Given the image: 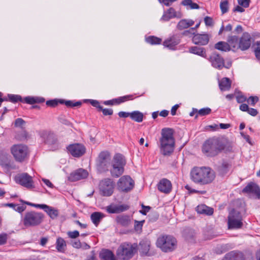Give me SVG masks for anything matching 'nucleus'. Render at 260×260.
<instances>
[{"label": "nucleus", "mask_w": 260, "mask_h": 260, "mask_svg": "<svg viewBox=\"0 0 260 260\" xmlns=\"http://www.w3.org/2000/svg\"><path fill=\"white\" fill-rule=\"evenodd\" d=\"M211 112V109L209 108H202L198 111V114L200 116H205L209 114Z\"/></svg>", "instance_id": "nucleus-47"}, {"label": "nucleus", "mask_w": 260, "mask_h": 260, "mask_svg": "<svg viewBox=\"0 0 260 260\" xmlns=\"http://www.w3.org/2000/svg\"><path fill=\"white\" fill-rule=\"evenodd\" d=\"M209 61L214 68L218 70H221L224 67L228 69L232 65L231 62L228 63L226 65H225L223 57L216 53H213L211 55Z\"/></svg>", "instance_id": "nucleus-14"}, {"label": "nucleus", "mask_w": 260, "mask_h": 260, "mask_svg": "<svg viewBox=\"0 0 260 260\" xmlns=\"http://www.w3.org/2000/svg\"><path fill=\"white\" fill-rule=\"evenodd\" d=\"M180 42L179 37L177 35H173L168 38L163 42V45L171 50H175L177 45Z\"/></svg>", "instance_id": "nucleus-20"}, {"label": "nucleus", "mask_w": 260, "mask_h": 260, "mask_svg": "<svg viewBox=\"0 0 260 260\" xmlns=\"http://www.w3.org/2000/svg\"><path fill=\"white\" fill-rule=\"evenodd\" d=\"M144 222V220L141 221H138L137 220H135V229L136 231H139L142 229V227L143 226V224Z\"/></svg>", "instance_id": "nucleus-60"}, {"label": "nucleus", "mask_w": 260, "mask_h": 260, "mask_svg": "<svg viewBox=\"0 0 260 260\" xmlns=\"http://www.w3.org/2000/svg\"><path fill=\"white\" fill-rule=\"evenodd\" d=\"M239 39L236 36H230L228 37L227 43L230 45V47L233 48H238Z\"/></svg>", "instance_id": "nucleus-38"}, {"label": "nucleus", "mask_w": 260, "mask_h": 260, "mask_svg": "<svg viewBox=\"0 0 260 260\" xmlns=\"http://www.w3.org/2000/svg\"><path fill=\"white\" fill-rule=\"evenodd\" d=\"M197 211L200 214L211 215L213 213V209L202 204L197 207Z\"/></svg>", "instance_id": "nucleus-30"}, {"label": "nucleus", "mask_w": 260, "mask_h": 260, "mask_svg": "<svg viewBox=\"0 0 260 260\" xmlns=\"http://www.w3.org/2000/svg\"><path fill=\"white\" fill-rule=\"evenodd\" d=\"M134 249L132 244L124 243L118 248L116 254L120 259L128 260L133 256Z\"/></svg>", "instance_id": "nucleus-10"}, {"label": "nucleus", "mask_w": 260, "mask_h": 260, "mask_svg": "<svg viewBox=\"0 0 260 260\" xmlns=\"http://www.w3.org/2000/svg\"><path fill=\"white\" fill-rule=\"evenodd\" d=\"M243 254L239 251H233L227 253L222 260H244Z\"/></svg>", "instance_id": "nucleus-26"}, {"label": "nucleus", "mask_w": 260, "mask_h": 260, "mask_svg": "<svg viewBox=\"0 0 260 260\" xmlns=\"http://www.w3.org/2000/svg\"><path fill=\"white\" fill-rule=\"evenodd\" d=\"M146 42L151 45L160 44L161 42V39L155 36H149L146 38Z\"/></svg>", "instance_id": "nucleus-44"}, {"label": "nucleus", "mask_w": 260, "mask_h": 260, "mask_svg": "<svg viewBox=\"0 0 260 260\" xmlns=\"http://www.w3.org/2000/svg\"><path fill=\"white\" fill-rule=\"evenodd\" d=\"M181 5L187 7V9H198L199 6L194 3H193L192 0H183L181 2Z\"/></svg>", "instance_id": "nucleus-40"}, {"label": "nucleus", "mask_w": 260, "mask_h": 260, "mask_svg": "<svg viewBox=\"0 0 260 260\" xmlns=\"http://www.w3.org/2000/svg\"><path fill=\"white\" fill-rule=\"evenodd\" d=\"M248 113L252 116H255L258 114L257 111L254 108H249L247 111Z\"/></svg>", "instance_id": "nucleus-62"}, {"label": "nucleus", "mask_w": 260, "mask_h": 260, "mask_svg": "<svg viewBox=\"0 0 260 260\" xmlns=\"http://www.w3.org/2000/svg\"><path fill=\"white\" fill-rule=\"evenodd\" d=\"M125 160L121 154H116L114 158L110 169L111 175L112 177L118 178L124 172V167L125 165Z\"/></svg>", "instance_id": "nucleus-6"}, {"label": "nucleus", "mask_w": 260, "mask_h": 260, "mask_svg": "<svg viewBox=\"0 0 260 260\" xmlns=\"http://www.w3.org/2000/svg\"><path fill=\"white\" fill-rule=\"evenodd\" d=\"M215 178L214 171L208 167H195L190 171V178L196 183L206 185L211 183Z\"/></svg>", "instance_id": "nucleus-2"}, {"label": "nucleus", "mask_w": 260, "mask_h": 260, "mask_svg": "<svg viewBox=\"0 0 260 260\" xmlns=\"http://www.w3.org/2000/svg\"><path fill=\"white\" fill-rule=\"evenodd\" d=\"M90 103L93 106L98 108L99 110L102 108V106L100 104V103L98 101L92 100L90 102Z\"/></svg>", "instance_id": "nucleus-63"}, {"label": "nucleus", "mask_w": 260, "mask_h": 260, "mask_svg": "<svg viewBox=\"0 0 260 260\" xmlns=\"http://www.w3.org/2000/svg\"><path fill=\"white\" fill-rule=\"evenodd\" d=\"M182 35L185 36H189L190 35H196L195 31L193 30V28L192 27L190 28L189 29L184 31L182 32Z\"/></svg>", "instance_id": "nucleus-59"}, {"label": "nucleus", "mask_w": 260, "mask_h": 260, "mask_svg": "<svg viewBox=\"0 0 260 260\" xmlns=\"http://www.w3.org/2000/svg\"><path fill=\"white\" fill-rule=\"evenodd\" d=\"M189 52L204 57L206 55V51L204 48L197 46H193L189 48Z\"/></svg>", "instance_id": "nucleus-36"}, {"label": "nucleus", "mask_w": 260, "mask_h": 260, "mask_svg": "<svg viewBox=\"0 0 260 260\" xmlns=\"http://www.w3.org/2000/svg\"><path fill=\"white\" fill-rule=\"evenodd\" d=\"M44 218L43 213L31 211L25 213L23 223L26 227H35L40 225L43 221Z\"/></svg>", "instance_id": "nucleus-4"}, {"label": "nucleus", "mask_w": 260, "mask_h": 260, "mask_svg": "<svg viewBox=\"0 0 260 260\" xmlns=\"http://www.w3.org/2000/svg\"><path fill=\"white\" fill-rule=\"evenodd\" d=\"M129 209V206L125 204L114 205L111 204L106 208L107 211L109 213H119L125 211Z\"/></svg>", "instance_id": "nucleus-23"}, {"label": "nucleus", "mask_w": 260, "mask_h": 260, "mask_svg": "<svg viewBox=\"0 0 260 260\" xmlns=\"http://www.w3.org/2000/svg\"><path fill=\"white\" fill-rule=\"evenodd\" d=\"M243 226V217L240 212L232 210L228 217V226L230 230L241 229Z\"/></svg>", "instance_id": "nucleus-7"}, {"label": "nucleus", "mask_w": 260, "mask_h": 260, "mask_svg": "<svg viewBox=\"0 0 260 260\" xmlns=\"http://www.w3.org/2000/svg\"><path fill=\"white\" fill-rule=\"evenodd\" d=\"M236 99L238 103H243L247 101V98L242 95L237 96Z\"/></svg>", "instance_id": "nucleus-61"}, {"label": "nucleus", "mask_w": 260, "mask_h": 260, "mask_svg": "<svg viewBox=\"0 0 260 260\" xmlns=\"http://www.w3.org/2000/svg\"><path fill=\"white\" fill-rule=\"evenodd\" d=\"M59 103L60 104H64L68 107H79L82 104V103L79 101L74 102L73 101H64L63 100H59Z\"/></svg>", "instance_id": "nucleus-42"}, {"label": "nucleus", "mask_w": 260, "mask_h": 260, "mask_svg": "<svg viewBox=\"0 0 260 260\" xmlns=\"http://www.w3.org/2000/svg\"><path fill=\"white\" fill-rule=\"evenodd\" d=\"M247 101L248 104L254 106L255 104L258 101V98L256 96H251L247 100Z\"/></svg>", "instance_id": "nucleus-49"}, {"label": "nucleus", "mask_w": 260, "mask_h": 260, "mask_svg": "<svg viewBox=\"0 0 260 260\" xmlns=\"http://www.w3.org/2000/svg\"><path fill=\"white\" fill-rule=\"evenodd\" d=\"M177 1V0H158L160 4H162L167 7L170 6L174 2Z\"/></svg>", "instance_id": "nucleus-56"}, {"label": "nucleus", "mask_w": 260, "mask_h": 260, "mask_svg": "<svg viewBox=\"0 0 260 260\" xmlns=\"http://www.w3.org/2000/svg\"><path fill=\"white\" fill-rule=\"evenodd\" d=\"M194 23V21L191 19H183L178 22L176 27L177 29L182 30L192 26Z\"/></svg>", "instance_id": "nucleus-28"}, {"label": "nucleus", "mask_w": 260, "mask_h": 260, "mask_svg": "<svg viewBox=\"0 0 260 260\" xmlns=\"http://www.w3.org/2000/svg\"><path fill=\"white\" fill-rule=\"evenodd\" d=\"M143 114L140 111H135L131 113L130 115V118L137 122H141L143 121Z\"/></svg>", "instance_id": "nucleus-37"}, {"label": "nucleus", "mask_w": 260, "mask_h": 260, "mask_svg": "<svg viewBox=\"0 0 260 260\" xmlns=\"http://www.w3.org/2000/svg\"><path fill=\"white\" fill-rule=\"evenodd\" d=\"M15 180L16 183L28 189L35 187L32 177L26 173L17 175L15 177Z\"/></svg>", "instance_id": "nucleus-13"}, {"label": "nucleus", "mask_w": 260, "mask_h": 260, "mask_svg": "<svg viewBox=\"0 0 260 260\" xmlns=\"http://www.w3.org/2000/svg\"><path fill=\"white\" fill-rule=\"evenodd\" d=\"M100 111H102L103 114L105 116L111 115L113 113V111L112 109L103 108V107H102Z\"/></svg>", "instance_id": "nucleus-54"}, {"label": "nucleus", "mask_w": 260, "mask_h": 260, "mask_svg": "<svg viewBox=\"0 0 260 260\" xmlns=\"http://www.w3.org/2000/svg\"><path fill=\"white\" fill-rule=\"evenodd\" d=\"M25 123V121L22 118H17L15 121V126L16 127H21Z\"/></svg>", "instance_id": "nucleus-58"}, {"label": "nucleus", "mask_w": 260, "mask_h": 260, "mask_svg": "<svg viewBox=\"0 0 260 260\" xmlns=\"http://www.w3.org/2000/svg\"><path fill=\"white\" fill-rule=\"evenodd\" d=\"M11 153L16 161L23 162L28 157L29 150L24 144H19L12 145L10 149Z\"/></svg>", "instance_id": "nucleus-8"}, {"label": "nucleus", "mask_w": 260, "mask_h": 260, "mask_svg": "<svg viewBox=\"0 0 260 260\" xmlns=\"http://www.w3.org/2000/svg\"><path fill=\"white\" fill-rule=\"evenodd\" d=\"M23 103H26L28 104H35V97L27 96L24 100H23Z\"/></svg>", "instance_id": "nucleus-55"}, {"label": "nucleus", "mask_w": 260, "mask_h": 260, "mask_svg": "<svg viewBox=\"0 0 260 260\" xmlns=\"http://www.w3.org/2000/svg\"><path fill=\"white\" fill-rule=\"evenodd\" d=\"M134 181L130 176H123L117 182V188L120 191L127 192L134 188Z\"/></svg>", "instance_id": "nucleus-11"}, {"label": "nucleus", "mask_w": 260, "mask_h": 260, "mask_svg": "<svg viewBox=\"0 0 260 260\" xmlns=\"http://www.w3.org/2000/svg\"><path fill=\"white\" fill-rule=\"evenodd\" d=\"M59 101L56 100H49L46 102V105L50 107H54L58 105Z\"/></svg>", "instance_id": "nucleus-57"}, {"label": "nucleus", "mask_w": 260, "mask_h": 260, "mask_svg": "<svg viewBox=\"0 0 260 260\" xmlns=\"http://www.w3.org/2000/svg\"><path fill=\"white\" fill-rule=\"evenodd\" d=\"M9 100L12 103H17L18 102H23L22 97L17 94H9L8 95Z\"/></svg>", "instance_id": "nucleus-45"}, {"label": "nucleus", "mask_w": 260, "mask_h": 260, "mask_svg": "<svg viewBox=\"0 0 260 260\" xmlns=\"http://www.w3.org/2000/svg\"><path fill=\"white\" fill-rule=\"evenodd\" d=\"M239 5L246 8L249 6L250 0H237Z\"/></svg>", "instance_id": "nucleus-52"}, {"label": "nucleus", "mask_w": 260, "mask_h": 260, "mask_svg": "<svg viewBox=\"0 0 260 260\" xmlns=\"http://www.w3.org/2000/svg\"><path fill=\"white\" fill-rule=\"evenodd\" d=\"M231 167V165L228 161H223L218 167L217 171L220 175L223 176L228 173Z\"/></svg>", "instance_id": "nucleus-29"}, {"label": "nucleus", "mask_w": 260, "mask_h": 260, "mask_svg": "<svg viewBox=\"0 0 260 260\" xmlns=\"http://www.w3.org/2000/svg\"><path fill=\"white\" fill-rule=\"evenodd\" d=\"M177 241L176 239L170 235H162L159 236L156 241L157 246L162 251L167 252L175 249Z\"/></svg>", "instance_id": "nucleus-5"}, {"label": "nucleus", "mask_w": 260, "mask_h": 260, "mask_svg": "<svg viewBox=\"0 0 260 260\" xmlns=\"http://www.w3.org/2000/svg\"><path fill=\"white\" fill-rule=\"evenodd\" d=\"M157 188L160 192L169 193L172 190V183L168 179L164 178L159 181Z\"/></svg>", "instance_id": "nucleus-22"}, {"label": "nucleus", "mask_w": 260, "mask_h": 260, "mask_svg": "<svg viewBox=\"0 0 260 260\" xmlns=\"http://www.w3.org/2000/svg\"><path fill=\"white\" fill-rule=\"evenodd\" d=\"M66 246V243L64 240L61 237L58 238L56 242V248L57 250L59 252H62L64 251Z\"/></svg>", "instance_id": "nucleus-41"}, {"label": "nucleus", "mask_w": 260, "mask_h": 260, "mask_svg": "<svg viewBox=\"0 0 260 260\" xmlns=\"http://www.w3.org/2000/svg\"><path fill=\"white\" fill-rule=\"evenodd\" d=\"M174 131L170 128L161 129L160 138V149L164 155H170L174 151L175 141L173 137Z\"/></svg>", "instance_id": "nucleus-3"}, {"label": "nucleus", "mask_w": 260, "mask_h": 260, "mask_svg": "<svg viewBox=\"0 0 260 260\" xmlns=\"http://www.w3.org/2000/svg\"><path fill=\"white\" fill-rule=\"evenodd\" d=\"M114 182L112 179L106 178L100 182V190L104 196L109 197L112 195L114 189Z\"/></svg>", "instance_id": "nucleus-12"}, {"label": "nucleus", "mask_w": 260, "mask_h": 260, "mask_svg": "<svg viewBox=\"0 0 260 260\" xmlns=\"http://www.w3.org/2000/svg\"><path fill=\"white\" fill-rule=\"evenodd\" d=\"M58 120L60 123L66 125L70 126L72 125V123L63 116H59Z\"/></svg>", "instance_id": "nucleus-51"}, {"label": "nucleus", "mask_w": 260, "mask_h": 260, "mask_svg": "<svg viewBox=\"0 0 260 260\" xmlns=\"http://www.w3.org/2000/svg\"><path fill=\"white\" fill-rule=\"evenodd\" d=\"M242 191L243 192L254 194L257 198H260V188L254 183H249L243 189Z\"/></svg>", "instance_id": "nucleus-24"}, {"label": "nucleus", "mask_w": 260, "mask_h": 260, "mask_svg": "<svg viewBox=\"0 0 260 260\" xmlns=\"http://www.w3.org/2000/svg\"><path fill=\"white\" fill-rule=\"evenodd\" d=\"M39 135L44 142L48 145H56L57 139L54 133L50 131L42 130L40 131Z\"/></svg>", "instance_id": "nucleus-15"}, {"label": "nucleus", "mask_w": 260, "mask_h": 260, "mask_svg": "<svg viewBox=\"0 0 260 260\" xmlns=\"http://www.w3.org/2000/svg\"><path fill=\"white\" fill-rule=\"evenodd\" d=\"M100 256L102 260H116L113 252L107 249L102 250Z\"/></svg>", "instance_id": "nucleus-33"}, {"label": "nucleus", "mask_w": 260, "mask_h": 260, "mask_svg": "<svg viewBox=\"0 0 260 260\" xmlns=\"http://www.w3.org/2000/svg\"><path fill=\"white\" fill-rule=\"evenodd\" d=\"M118 114L120 117L126 118L130 117L131 113L120 111L118 113Z\"/></svg>", "instance_id": "nucleus-64"}, {"label": "nucleus", "mask_w": 260, "mask_h": 260, "mask_svg": "<svg viewBox=\"0 0 260 260\" xmlns=\"http://www.w3.org/2000/svg\"><path fill=\"white\" fill-rule=\"evenodd\" d=\"M202 151L207 157H213L223 151L231 152L232 146L226 139L223 137H214L204 142Z\"/></svg>", "instance_id": "nucleus-1"}, {"label": "nucleus", "mask_w": 260, "mask_h": 260, "mask_svg": "<svg viewBox=\"0 0 260 260\" xmlns=\"http://www.w3.org/2000/svg\"><path fill=\"white\" fill-rule=\"evenodd\" d=\"M88 175V172L83 169H80L72 173L69 177V179L72 181H76L86 178Z\"/></svg>", "instance_id": "nucleus-21"}, {"label": "nucleus", "mask_w": 260, "mask_h": 260, "mask_svg": "<svg viewBox=\"0 0 260 260\" xmlns=\"http://www.w3.org/2000/svg\"><path fill=\"white\" fill-rule=\"evenodd\" d=\"M139 251L143 255H147L150 249V242L148 241H141L139 243Z\"/></svg>", "instance_id": "nucleus-32"}, {"label": "nucleus", "mask_w": 260, "mask_h": 260, "mask_svg": "<svg viewBox=\"0 0 260 260\" xmlns=\"http://www.w3.org/2000/svg\"><path fill=\"white\" fill-rule=\"evenodd\" d=\"M251 43V38L250 35L247 32H245L239 39L238 48L242 51L246 50L250 47Z\"/></svg>", "instance_id": "nucleus-18"}, {"label": "nucleus", "mask_w": 260, "mask_h": 260, "mask_svg": "<svg viewBox=\"0 0 260 260\" xmlns=\"http://www.w3.org/2000/svg\"><path fill=\"white\" fill-rule=\"evenodd\" d=\"M104 216L103 213L95 212L91 214L90 218L93 224L97 226Z\"/></svg>", "instance_id": "nucleus-34"}, {"label": "nucleus", "mask_w": 260, "mask_h": 260, "mask_svg": "<svg viewBox=\"0 0 260 260\" xmlns=\"http://www.w3.org/2000/svg\"><path fill=\"white\" fill-rule=\"evenodd\" d=\"M211 36L207 33L196 34L192 37V42L196 45L204 46L207 45L209 41Z\"/></svg>", "instance_id": "nucleus-17"}, {"label": "nucleus", "mask_w": 260, "mask_h": 260, "mask_svg": "<svg viewBox=\"0 0 260 260\" xmlns=\"http://www.w3.org/2000/svg\"><path fill=\"white\" fill-rule=\"evenodd\" d=\"M214 47L216 49L222 51H229L231 50L230 45L225 42L220 41L215 44Z\"/></svg>", "instance_id": "nucleus-35"}, {"label": "nucleus", "mask_w": 260, "mask_h": 260, "mask_svg": "<svg viewBox=\"0 0 260 260\" xmlns=\"http://www.w3.org/2000/svg\"><path fill=\"white\" fill-rule=\"evenodd\" d=\"M9 154L5 150H0V165L4 166L8 159Z\"/></svg>", "instance_id": "nucleus-43"}, {"label": "nucleus", "mask_w": 260, "mask_h": 260, "mask_svg": "<svg viewBox=\"0 0 260 260\" xmlns=\"http://www.w3.org/2000/svg\"><path fill=\"white\" fill-rule=\"evenodd\" d=\"M204 22L207 26H213L214 25L213 19L209 16L204 18Z\"/></svg>", "instance_id": "nucleus-50"}, {"label": "nucleus", "mask_w": 260, "mask_h": 260, "mask_svg": "<svg viewBox=\"0 0 260 260\" xmlns=\"http://www.w3.org/2000/svg\"><path fill=\"white\" fill-rule=\"evenodd\" d=\"M8 235L6 233L0 234V245H3L7 243Z\"/></svg>", "instance_id": "nucleus-48"}, {"label": "nucleus", "mask_w": 260, "mask_h": 260, "mask_svg": "<svg viewBox=\"0 0 260 260\" xmlns=\"http://www.w3.org/2000/svg\"><path fill=\"white\" fill-rule=\"evenodd\" d=\"M181 16L182 15L180 13L177 12L173 8L171 7L164 12L163 15L160 18V21L166 22L172 18H180Z\"/></svg>", "instance_id": "nucleus-19"}, {"label": "nucleus", "mask_w": 260, "mask_h": 260, "mask_svg": "<svg viewBox=\"0 0 260 260\" xmlns=\"http://www.w3.org/2000/svg\"><path fill=\"white\" fill-rule=\"evenodd\" d=\"M116 223L122 226H128L131 223V219L129 216L124 214L118 215L116 218Z\"/></svg>", "instance_id": "nucleus-27"}, {"label": "nucleus", "mask_w": 260, "mask_h": 260, "mask_svg": "<svg viewBox=\"0 0 260 260\" xmlns=\"http://www.w3.org/2000/svg\"><path fill=\"white\" fill-rule=\"evenodd\" d=\"M133 96L134 95L132 94L126 95L112 100L105 101L104 103L106 105H113L114 104L118 105L125 101L133 100Z\"/></svg>", "instance_id": "nucleus-25"}, {"label": "nucleus", "mask_w": 260, "mask_h": 260, "mask_svg": "<svg viewBox=\"0 0 260 260\" xmlns=\"http://www.w3.org/2000/svg\"><path fill=\"white\" fill-rule=\"evenodd\" d=\"M67 149L70 153L76 157H79L83 155L85 152V147L81 144L75 143L70 144Z\"/></svg>", "instance_id": "nucleus-16"}, {"label": "nucleus", "mask_w": 260, "mask_h": 260, "mask_svg": "<svg viewBox=\"0 0 260 260\" xmlns=\"http://www.w3.org/2000/svg\"><path fill=\"white\" fill-rule=\"evenodd\" d=\"M45 211L52 219L56 218L59 214V211L57 209H56L53 207L49 206H48V208H46V209Z\"/></svg>", "instance_id": "nucleus-39"}, {"label": "nucleus", "mask_w": 260, "mask_h": 260, "mask_svg": "<svg viewBox=\"0 0 260 260\" xmlns=\"http://www.w3.org/2000/svg\"><path fill=\"white\" fill-rule=\"evenodd\" d=\"M67 235L69 238L72 239H75L80 235L78 231H69L67 233Z\"/></svg>", "instance_id": "nucleus-53"}, {"label": "nucleus", "mask_w": 260, "mask_h": 260, "mask_svg": "<svg viewBox=\"0 0 260 260\" xmlns=\"http://www.w3.org/2000/svg\"><path fill=\"white\" fill-rule=\"evenodd\" d=\"M219 88L221 91L229 90L231 87V81L228 78H223L219 81Z\"/></svg>", "instance_id": "nucleus-31"}, {"label": "nucleus", "mask_w": 260, "mask_h": 260, "mask_svg": "<svg viewBox=\"0 0 260 260\" xmlns=\"http://www.w3.org/2000/svg\"><path fill=\"white\" fill-rule=\"evenodd\" d=\"M220 8L222 14H225L229 10L228 0H221L220 4Z\"/></svg>", "instance_id": "nucleus-46"}, {"label": "nucleus", "mask_w": 260, "mask_h": 260, "mask_svg": "<svg viewBox=\"0 0 260 260\" xmlns=\"http://www.w3.org/2000/svg\"><path fill=\"white\" fill-rule=\"evenodd\" d=\"M111 165V156L107 151L100 153L96 160V167L100 173H104L109 170Z\"/></svg>", "instance_id": "nucleus-9"}]
</instances>
